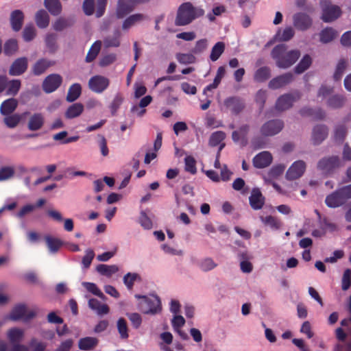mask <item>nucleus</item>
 <instances>
[{
	"label": "nucleus",
	"mask_w": 351,
	"mask_h": 351,
	"mask_svg": "<svg viewBox=\"0 0 351 351\" xmlns=\"http://www.w3.org/2000/svg\"><path fill=\"white\" fill-rule=\"evenodd\" d=\"M35 315L36 313L34 311H27V307L25 304H19L14 307L9 317L14 321L23 319L24 321L27 322L34 318Z\"/></svg>",
	"instance_id": "8"
},
{
	"label": "nucleus",
	"mask_w": 351,
	"mask_h": 351,
	"mask_svg": "<svg viewBox=\"0 0 351 351\" xmlns=\"http://www.w3.org/2000/svg\"><path fill=\"white\" fill-rule=\"evenodd\" d=\"M82 93L81 85L78 83L73 84L70 86L66 99L69 102H73L78 99Z\"/></svg>",
	"instance_id": "38"
},
{
	"label": "nucleus",
	"mask_w": 351,
	"mask_h": 351,
	"mask_svg": "<svg viewBox=\"0 0 351 351\" xmlns=\"http://www.w3.org/2000/svg\"><path fill=\"white\" fill-rule=\"evenodd\" d=\"M17 106L18 101L16 99H8L1 104L0 106V113L4 116L13 114Z\"/></svg>",
	"instance_id": "27"
},
{
	"label": "nucleus",
	"mask_w": 351,
	"mask_h": 351,
	"mask_svg": "<svg viewBox=\"0 0 351 351\" xmlns=\"http://www.w3.org/2000/svg\"><path fill=\"white\" fill-rule=\"evenodd\" d=\"M147 19V16L142 13H136L128 16L122 23V29L127 31L133 26Z\"/></svg>",
	"instance_id": "22"
},
{
	"label": "nucleus",
	"mask_w": 351,
	"mask_h": 351,
	"mask_svg": "<svg viewBox=\"0 0 351 351\" xmlns=\"http://www.w3.org/2000/svg\"><path fill=\"white\" fill-rule=\"evenodd\" d=\"M123 97L120 94H117L114 98L113 99L112 103L110 104V108L112 114L114 115L117 110L119 108L120 106L123 102Z\"/></svg>",
	"instance_id": "62"
},
{
	"label": "nucleus",
	"mask_w": 351,
	"mask_h": 351,
	"mask_svg": "<svg viewBox=\"0 0 351 351\" xmlns=\"http://www.w3.org/2000/svg\"><path fill=\"white\" fill-rule=\"evenodd\" d=\"M338 34L336 30L332 27H326L321 31L319 33L320 42L326 44L332 41Z\"/></svg>",
	"instance_id": "31"
},
{
	"label": "nucleus",
	"mask_w": 351,
	"mask_h": 351,
	"mask_svg": "<svg viewBox=\"0 0 351 351\" xmlns=\"http://www.w3.org/2000/svg\"><path fill=\"white\" fill-rule=\"evenodd\" d=\"M57 37H58L57 35L53 33L48 34L46 36V38H45L46 45L51 52H54L58 48V46L56 44Z\"/></svg>",
	"instance_id": "55"
},
{
	"label": "nucleus",
	"mask_w": 351,
	"mask_h": 351,
	"mask_svg": "<svg viewBox=\"0 0 351 351\" xmlns=\"http://www.w3.org/2000/svg\"><path fill=\"white\" fill-rule=\"evenodd\" d=\"M346 97L341 95H334L330 97L327 101V106L329 108L337 109L343 106Z\"/></svg>",
	"instance_id": "37"
},
{
	"label": "nucleus",
	"mask_w": 351,
	"mask_h": 351,
	"mask_svg": "<svg viewBox=\"0 0 351 351\" xmlns=\"http://www.w3.org/2000/svg\"><path fill=\"white\" fill-rule=\"evenodd\" d=\"M225 50V43L217 42L212 48L210 58L213 62L217 61Z\"/></svg>",
	"instance_id": "41"
},
{
	"label": "nucleus",
	"mask_w": 351,
	"mask_h": 351,
	"mask_svg": "<svg viewBox=\"0 0 351 351\" xmlns=\"http://www.w3.org/2000/svg\"><path fill=\"white\" fill-rule=\"evenodd\" d=\"M139 276L136 273H128L123 277V282L126 285L128 289H132L134 283V281L138 278Z\"/></svg>",
	"instance_id": "60"
},
{
	"label": "nucleus",
	"mask_w": 351,
	"mask_h": 351,
	"mask_svg": "<svg viewBox=\"0 0 351 351\" xmlns=\"http://www.w3.org/2000/svg\"><path fill=\"white\" fill-rule=\"evenodd\" d=\"M224 105L235 115L241 112L245 106L243 100L238 97H230L226 99Z\"/></svg>",
	"instance_id": "18"
},
{
	"label": "nucleus",
	"mask_w": 351,
	"mask_h": 351,
	"mask_svg": "<svg viewBox=\"0 0 351 351\" xmlns=\"http://www.w3.org/2000/svg\"><path fill=\"white\" fill-rule=\"evenodd\" d=\"M184 169L186 171L194 175L197 173L196 160L191 156H187L184 158Z\"/></svg>",
	"instance_id": "46"
},
{
	"label": "nucleus",
	"mask_w": 351,
	"mask_h": 351,
	"mask_svg": "<svg viewBox=\"0 0 351 351\" xmlns=\"http://www.w3.org/2000/svg\"><path fill=\"white\" fill-rule=\"evenodd\" d=\"M328 128L326 125L319 124L315 125L312 132V141L315 145L322 143L328 136Z\"/></svg>",
	"instance_id": "17"
},
{
	"label": "nucleus",
	"mask_w": 351,
	"mask_h": 351,
	"mask_svg": "<svg viewBox=\"0 0 351 351\" xmlns=\"http://www.w3.org/2000/svg\"><path fill=\"white\" fill-rule=\"evenodd\" d=\"M285 45H278L271 51V57L276 60L278 67L287 69L292 66L300 58L299 50H291L288 52Z\"/></svg>",
	"instance_id": "2"
},
{
	"label": "nucleus",
	"mask_w": 351,
	"mask_h": 351,
	"mask_svg": "<svg viewBox=\"0 0 351 351\" xmlns=\"http://www.w3.org/2000/svg\"><path fill=\"white\" fill-rule=\"evenodd\" d=\"M261 219L265 225L269 226L273 229L278 230L281 226L280 221L273 216L261 217Z\"/></svg>",
	"instance_id": "50"
},
{
	"label": "nucleus",
	"mask_w": 351,
	"mask_h": 351,
	"mask_svg": "<svg viewBox=\"0 0 351 351\" xmlns=\"http://www.w3.org/2000/svg\"><path fill=\"white\" fill-rule=\"evenodd\" d=\"M108 0H89V16L95 14L97 18L102 16L106 11Z\"/></svg>",
	"instance_id": "19"
},
{
	"label": "nucleus",
	"mask_w": 351,
	"mask_h": 351,
	"mask_svg": "<svg viewBox=\"0 0 351 351\" xmlns=\"http://www.w3.org/2000/svg\"><path fill=\"white\" fill-rule=\"evenodd\" d=\"M97 143L100 149L101 154L103 156H107L109 153V150L107 146V141L103 135H97Z\"/></svg>",
	"instance_id": "56"
},
{
	"label": "nucleus",
	"mask_w": 351,
	"mask_h": 351,
	"mask_svg": "<svg viewBox=\"0 0 351 351\" xmlns=\"http://www.w3.org/2000/svg\"><path fill=\"white\" fill-rule=\"evenodd\" d=\"M97 271L102 275L110 277L119 271V267L115 265L100 264L97 267Z\"/></svg>",
	"instance_id": "42"
},
{
	"label": "nucleus",
	"mask_w": 351,
	"mask_h": 351,
	"mask_svg": "<svg viewBox=\"0 0 351 351\" xmlns=\"http://www.w3.org/2000/svg\"><path fill=\"white\" fill-rule=\"evenodd\" d=\"M89 308L96 311L99 315H106L109 313L110 308L106 304H101L97 299H89Z\"/></svg>",
	"instance_id": "29"
},
{
	"label": "nucleus",
	"mask_w": 351,
	"mask_h": 351,
	"mask_svg": "<svg viewBox=\"0 0 351 351\" xmlns=\"http://www.w3.org/2000/svg\"><path fill=\"white\" fill-rule=\"evenodd\" d=\"M217 266V264L215 263L211 258H206L199 263V267L203 271H210Z\"/></svg>",
	"instance_id": "53"
},
{
	"label": "nucleus",
	"mask_w": 351,
	"mask_h": 351,
	"mask_svg": "<svg viewBox=\"0 0 351 351\" xmlns=\"http://www.w3.org/2000/svg\"><path fill=\"white\" fill-rule=\"evenodd\" d=\"M53 64L47 59L41 58L39 59L33 65L32 68V72L34 75H40L44 73L47 69L52 66Z\"/></svg>",
	"instance_id": "26"
},
{
	"label": "nucleus",
	"mask_w": 351,
	"mask_h": 351,
	"mask_svg": "<svg viewBox=\"0 0 351 351\" xmlns=\"http://www.w3.org/2000/svg\"><path fill=\"white\" fill-rule=\"evenodd\" d=\"M176 59L182 64H193L196 60V58L192 53H177Z\"/></svg>",
	"instance_id": "49"
},
{
	"label": "nucleus",
	"mask_w": 351,
	"mask_h": 351,
	"mask_svg": "<svg viewBox=\"0 0 351 351\" xmlns=\"http://www.w3.org/2000/svg\"><path fill=\"white\" fill-rule=\"evenodd\" d=\"M23 337V331L21 329L11 328L8 333V337L12 345L19 343Z\"/></svg>",
	"instance_id": "44"
},
{
	"label": "nucleus",
	"mask_w": 351,
	"mask_h": 351,
	"mask_svg": "<svg viewBox=\"0 0 351 351\" xmlns=\"http://www.w3.org/2000/svg\"><path fill=\"white\" fill-rule=\"evenodd\" d=\"M10 24L12 29L14 32H19L23 24L24 21V14L20 10H15L10 14Z\"/></svg>",
	"instance_id": "23"
},
{
	"label": "nucleus",
	"mask_w": 351,
	"mask_h": 351,
	"mask_svg": "<svg viewBox=\"0 0 351 351\" xmlns=\"http://www.w3.org/2000/svg\"><path fill=\"white\" fill-rule=\"evenodd\" d=\"M21 81L19 80H12L8 84V88L6 91V95H16L20 88H21Z\"/></svg>",
	"instance_id": "54"
},
{
	"label": "nucleus",
	"mask_w": 351,
	"mask_h": 351,
	"mask_svg": "<svg viewBox=\"0 0 351 351\" xmlns=\"http://www.w3.org/2000/svg\"><path fill=\"white\" fill-rule=\"evenodd\" d=\"M45 240L49 252L53 254L56 253L63 245V243L59 239L50 235H46Z\"/></svg>",
	"instance_id": "34"
},
{
	"label": "nucleus",
	"mask_w": 351,
	"mask_h": 351,
	"mask_svg": "<svg viewBox=\"0 0 351 351\" xmlns=\"http://www.w3.org/2000/svg\"><path fill=\"white\" fill-rule=\"evenodd\" d=\"M29 114V112H25L22 114L15 113L10 115H5L3 121L8 128H14L19 125L22 117Z\"/></svg>",
	"instance_id": "28"
},
{
	"label": "nucleus",
	"mask_w": 351,
	"mask_h": 351,
	"mask_svg": "<svg viewBox=\"0 0 351 351\" xmlns=\"http://www.w3.org/2000/svg\"><path fill=\"white\" fill-rule=\"evenodd\" d=\"M293 25L299 30L308 29L312 25L311 18L306 13L298 12L293 15Z\"/></svg>",
	"instance_id": "14"
},
{
	"label": "nucleus",
	"mask_w": 351,
	"mask_h": 351,
	"mask_svg": "<svg viewBox=\"0 0 351 351\" xmlns=\"http://www.w3.org/2000/svg\"><path fill=\"white\" fill-rule=\"evenodd\" d=\"M341 165L340 158L338 156H331L320 159L317 165V168L324 175L329 176L339 169Z\"/></svg>",
	"instance_id": "4"
},
{
	"label": "nucleus",
	"mask_w": 351,
	"mask_h": 351,
	"mask_svg": "<svg viewBox=\"0 0 351 351\" xmlns=\"http://www.w3.org/2000/svg\"><path fill=\"white\" fill-rule=\"evenodd\" d=\"M36 25L40 28H45L49 23V16L45 10H38L35 16Z\"/></svg>",
	"instance_id": "33"
},
{
	"label": "nucleus",
	"mask_w": 351,
	"mask_h": 351,
	"mask_svg": "<svg viewBox=\"0 0 351 351\" xmlns=\"http://www.w3.org/2000/svg\"><path fill=\"white\" fill-rule=\"evenodd\" d=\"M135 298L141 300L138 302V308L144 314L155 315L162 310L161 301L156 295L147 296L136 294Z\"/></svg>",
	"instance_id": "3"
},
{
	"label": "nucleus",
	"mask_w": 351,
	"mask_h": 351,
	"mask_svg": "<svg viewBox=\"0 0 351 351\" xmlns=\"http://www.w3.org/2000/svg\"><path fill=\"white\" fill-rule=\"evenodd\" d=\"M44 5L53 16H58L62 12V7L60 0H45Z\"/></svg>",
	"instance_id": "30"
},
{
	"label": "nucleus",
	"mask_w": 351,
	"mask_h": 351,
	"mask_svg": "<svg viewBox=\"0 0 351 351\" xmlns=\"http://www.w3.org/2000/svg\"><path fill=\"white\" fill-rule=\"evenodd\" d=\"M18 49V43L15 39H10L4 45V53L8 56L14 54Z\"/></svg>",
	"instance_id": "51"
},
{
	"label": "nucleus",
	"mask_w": 351,
	"mask_h": 351,
	"mask_svg": "<svg viewBox=\"0 0 351 351\" xmlns=\"http://www.w3.org/2000/svg\"><path fill=\"white\" fill-rule=\"evenodd\" d=\"M301 97L300 92H295L293 94H284L278 97L276 103V108L278 110L284 111L290 108L294 101Z\"/></svg>",
	"instance_id": "7"
},
{
	"label": "nucleus",
	"mask_w": 351,
	"mask_h": 351,
	"mask_svg": "<svg viewBox=\"0 0 351 351\" xmlns=\"http://www.w3.org/2000/svg\"><path fill=\"white\" fill-rule=\"evenodd\" d=\"M351 285V271L349 269L345 270L342 278L341 288L343 291L349 289Z\"/></svg>",
	"instance_id": "63"
},
{
	"label": "nucleus",
	"mask_w": 351,
	"mask_h": 351,
	"mask_svg": "<svg viewBox=\"0 0 351 351\" xmlns=\"http://www.w3.org/2000/svg\"><path fill=\"white\" fill-rule=\"evenodd\" d=\"M272 159L271 153L264 151L258 153L253 158L252 163L254 167L263 169L271 165Z\"/></svg>",
	"instance_id": "15"
},
{
	"label": "nucleus",
	"mask_w": 351,
	"mask_h": 351,
	"mask_svg": "<svg viewBox=\"0 0 351 351\" xmlns=\"http://www.w3.org/2000/svg\"><path fill=\"white\" fill-rule=\"evenodd\" d=\"M312 64V59L308 54L305 55L300 62L295 67L294 71L295 73L300 74L307 70Z\"/></svg>",
	"instance_id": "40"
},
{
	"label": "nucleus",
	"mask_w": 351,
	"mask_h": 351,
	"mask_svg": "<svg viewBox=\"0 0 351 351\" xmlns=\"http://www.w3.org/2000/svg\"><path fill=\"white\" fill-rule=\"evenodd\" d=\"M271 77V70L268 66H262L257 69L254 80L257 82H264Z\"/></svg>",
	"instance_id": "35"
},
{
	"label": "nucleus",
	"mask_w": 351,
	"mask_h": 351,
	"mask_svg": "<svg viewBox=\"0 0 351 351\" xmlns=\"http://www.w3.org/2000/svg\"><path fill=\"white\" fill-rule=\"evenodd\" d=\"M117 59V56L114 53H109L105 56H103L99 62V65L101 67H105L110 65L113 62H115Z\"/></svg>",
	"instance_id": "58"
},
{
	"label": "nucleus",
	"mask_w": 351,
	"mask_h": 351,
	"mask_svg": "<svg viewBox=\"0 0 351 351\" xmlns=\"http://www.w3.org/2000/svg\"><path fill=\"white\" fill-rule=\"evenodd\" d=\"M29 346L32 348V351H45L47 345L45 343L39 342L36 339L33 338L29 342Z\"/></svg>",
	"instance_id": "64"
},
{
	"label": "nucleus",
	"mask_w": 351,
	"mask_h": 351,
	"mask_svg": "<svg viewBox=\"0 0 351 351\" xmlns=\"http://www.w3.org/2000/svg\"><path fill=\"white\" fill-rule=\"evenodd\" d=\"M74 23V20L71 18H58L53 24V28L58 32H61L67 27H71Z\"/></svg>",
	"instance_id": "36"
},
{
	"label": "nucleus",
	"mask_w": 351,
	"mask_h": 351,
	"mask_svg": "<svg viewBox=\"0 0 351 351\" xmlns=\"http://www.w3.org/2000/svg\"><path fill=\"white\" fill-rule=\"evenodd\" d=\"M347 135V128L343 124H339L335 126L334 130V141L337 143H342Z\"/></svg>",
	"instance_id": "39"
},
{
	"label": "nucleus",
	"mask_w": 351,
	"mask_h": 351,
	"mask_svg": "<svg viewBox=\"0 0 351 351\" xmlns=\"http://www.w3.org/2000/svg\"><path fill=\"white\" fill-rule=\"evenodd\" d=\"M36 29L32 24L27 25L23 32V38L26 42L32 40L36 36Z\"/></svg>",
	"instance_id": "48"
},
{
	"label": "nucleus",
	"mask_w": 351,
	"mask_h": 351,
	"mask_svg": "<svg viewBox=\"0 0 351 351\" xmlns=\"http://www.w3.org/2000/svg\"><path fill=\"white\" fill-rule=\"evenodd\" d=\"M28 60L25 57L16 59L11 64L9 74L12 76H18L23 74L27 69Z\"/></svg>",
	"instance_id": "13"
},
{
	"label": "nucleus",
	"mask_w": 351,
	"mask_h": 351,
	"mask_svg": "<svg viewBox=\"0 0 351 351\" xmlns=\"http://www.w3.org/2000/svg\"><path fill=\"white\" fill-rule=\"evenodd\" d=\"M109 84V80L102 75H95L89 79V88L97 93H103Z\"/></svg>",
	"instance_id": "10"
},
{
	"label": "nucleus",
	"mask_w": 351,
	"mask_h": 351,
	"mask_svg": "<svg viewBox=\"0 0 351 351\" xmlns=\"http://www.w3.org/2000/svg\"><path fill=\"white\" fill-rule=\"evenodd\" d=\"M320 5L322 10V19L324 22H332L341 14L340 8L338 5H332L329 0H322Z\"/></svg>",
	"instance_id": "5"
},
{
	"label": "nucleus",
	"mask_w": 351,
	"mask_h": 351,
	"mask_svg": "<svg viewBox=\"0 0 351 351\" xmlns=\"http://www.w3.org/2000/svg\"><path fill=\"white\" fill-rule=\"evenodd\" d=\"M250 131V125L247 124L242 125L238 130L233 131L232 138L234 143H241V145L244 147L247 145V136Z\"/></svg>",
	"instance_id": "20"
},
{
	"label": "nucleus",
	"mask_w": 351,
	"mask_h": 351,
	"mask_svg": "<svg viewBox=\"0 0 351 351\" xmlns=\"http://www.w3.org/2000/svg\"><path fill=\"white\" fill-rule=\"evenodd\" d=\"M121 32L116 30L112 36H108L104 38V43L106 47H118L120 45Z\"/></svg>",
	"instance_id": "43"
},
{
	"label": "nucleus",
	"mask_w": 351,
	"mask_h": 351,
	"mask_svg": "<svg viewBox=\"0 0 351 351\" xmlns=\"http://www.w3.org/2000/svg\"><path fill=\"white\" fill-rule=\"evenodd\" d=\"M250 205L252 209L257 210L261 209L265 202V198L258 188H254L249 197Z\"/></svg>",
	"instance_id": "16"
},
{
	"label": "nucleus",
	"mask_w": 351,
	"mask_h": 351,
	"mask_svg": "<svg viewBox=\"0 0 351 351\" xmlns=\"http://www.w3.org/2000/svg\"><path fill=\"white\" fill-rule=\"evenodd\" d=\"M134 4L128 3L125 0H118L116 8V17L119 19L125 18L134 10Z\"/></svg>",
	"instance_id": "21"
},
{
	"label": "nucleus",
	"mask_w": 351,
	"mask_h": 351,
	"mask_svg": "<svg viewBox=\"0 0 351 351\" xmlns=\"http://www.w3.org/2000/svg\"><path fill=\"white\" fill-rule=\"evenodd\" d=\"M284 122L280 119H272L265 122L261 128L260 132L263 136H272L282 131Z\"/></svg>",
	"instance_id": "6"
},
{
	"label": "nucleus",
	"mask_w": 351,
	"mask_h": 351,
	"mask_svg": "<svg viewBox=\"0 0 351 351\" xmlns=\"http://www.w3.org/2000/svg\"><path fill=\"white\" fill-rule=\"evenodd\" d=\"M45 123V117L42 113H34L28 121L27 128L30 131L40 130Z\"/></svg>",
	"instance_id": "25"
},
{
	"label": "nucleus",
	"mask_w": 351,
	"mask_h": 351,
	"mask_svg": "<svg viewBox=\"0 0 351 351\" xmlns=\"http://www.w3.org/2000/svg\"><path fill=\"white\" fill-rule=\"evenodd\" d=\"M208 47V40L206 38L200 39L195 43V47L191 49L192 53L199 54Z\"/></svg>",
	"instance_id": "57"
},
{
	"label": "nucleus",
	"mask_w": 351,
	"mask_h": 351,
	"mask_svg": "<svg viewBox=\"0 0 351 351\" xmlns=\"http://www.w3.org/2000/svg\"><path fill=\"white\" fill-rule=\"evenodd\" d=\"M325 203L329 208H337L343 205L346 202L337 189L326 196Z\"/></svg>",
	"instance_id": "24"
},
{
	"label": "nucleus",
	"mask_w": 351,
	"mask_h": 351,
	"mask_svg": "<svg viewBox=\"0 0 351 351\" xmlns=\"http://www.w3.org/2000/svg\"><path fill=\"white\" fill-rule=\"evenodd\" d=\"M226 134L223 131H217L213 132L209 139V145L211 147H216L221 144L225 139Z\"/></svg>",
	"instance_id": "45"
},
{
	"label": "nucleus",
	"mask_w": 351,
	"mask_h": 351,
	"mask_svg": "<svg viewBox=\"0 0 351 351\" xmlns=\"http://www.w3.org/2000/svg\"><path fill=\"white\" fill-rule=\"evenodd\" d=\"M62 77L58 74L48 75L43 82V89L47 93L55 91L62 84Z\"/></svg>",
	"instance_id": "12"
},
{
	"label": "nucleus",
	"mask_w": 351,
	"mask_h": 351,
	"mask_svg": "<svg viewBox=\"0 0 351 351\" xmlns=\"http://www.w3.org/2000/svg\"><path fill=\"white\" fill-rule=\"evenodd\" d=\"M293 80V74L291 72H288L273 78L269 82L268 86L273 90L279 89L289 84Z\"/></svg>",
	"instance_id": "11"
},
{
	"label": "nucleus",
	"mask_w": 351,
	"mask_h": 351,
	"mask_svg": "<svg viewBox=\"0 0 351 351\" xmlns=\"http://www.w3.org/2000/svg\"><path fill=\"white\" fill-rule=\"evenodd\" d=\"M84 110V106L80 103H75L70 106L65 112V117L71 119L79 117Z\"/></svg>",
	"instance_id": "32"
},
{
	"label": "nucleus",
	"mask_w": 351,
	"mask_h": 351,
	"mask_svg": "<svg viewBox=\"0 0 351 351\" xmlns=\"http://www.w3.org/2000/svg\"><path fill=\"white\" fill-rule=\"evenodd\" d=\"M101 40H97L89 48V62L93 61L97 58L101 50Z\"/></svg>",
	"instance_id": "52"
},
{
	"label": "nucleus",
	"mask_w": 351,
	"mask_h": 351,
	"mask_svg": "<svg viewBox=\"0 0 351 351\" xmlns=\"http://www.w3.org/2000/svg\"><path fill=\"white\" fill-rule=\"evenodd\" d=\"M14 174V169L11 167H4L0 169V181L8 180Z\"/></svg>",
	"instance_id": "61"
},
{
	"label": "nucleus",
	"mask_w": 351,
	"mask_h": 351,
	"mask_svg": "<svg viewBox=\"0 0 351 351\" xmlns=\"http://www.w3.org/2000/svg\"><path fill=\"white\" fill-rule=\"evenodd\" d=\"M306 167V163L303 160H299L294 162L286 173L287 179L294 180L300 178L304 174Z\"/></svg>",
	"instance_id": "9"
},
{
	"label": "nucleus",
	"mask_w": 351,
	"mask_h": 351,
	"mask_svg": "<svg viewBox=\"0 0 351 351\" xmlns=\"http://www.w3.org/2000/svg\"><path fill=\"white\" fill-rule=\"evenodd\" d=\"M117 329L121 339H126L128 338L127 322L124 318L121 317L118 319Z\"/></svg>",
	"instance_id": "47"
},
{
	"label": "nucleus",
	"mask_w": 351,
	"mask_h": 351,
	"mask_svg": "<svg viewBox=\"0 0 351 351\" xmlns=\"http://www.w3.org/2000/svg\"><path fill=\"white\" fill-rule=\"evenodd\" d=\"M346 67V62L344 60H340L337 65L335 72L334 73L333 77L335 80H339Z\"/></svg>",
	"instance_id": "59"
},
{
	"label": "nucleus",
	"mask_w": 351,
	"mask_h": 351,
	"mask_svg": "<svg viewBox=\"0 0 351 351\" xmlns=\"http://www.w3.org/2000/svg\"><path fill=\"white\" fill-rule=\"evenodd\" d=\"M205 12L201 7H195L191 2L182 3L177 11L175 19L176 26H184L204 16Z\"/></svg>",
	"instance_id": "1"
}]
</instances>
